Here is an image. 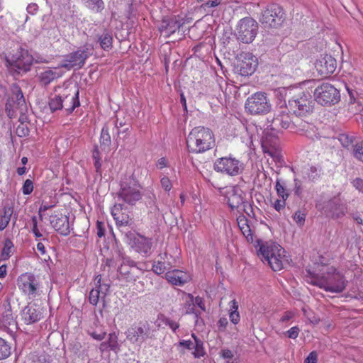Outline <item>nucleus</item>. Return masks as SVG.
Masks as SVG:
<instances>
[{
    "instance_id": "f257e3e1",
    "label": "nucleus",
    "mask_w": 363,
    "mask_h": 363,
    "mask_svg": "<svg viewBox=\"0 0 363 363\" xmlns=\"http://www.w3.org/2000/svg\"><path fill=\"white\" fill-rule=\"evenodd\" d=\"M189 152L192 153H203L215 146V138L213 131L203 126L194 128L186 138Z\"/></svg>"
},
{
    "instance_id": "f03ea898",
    "label": "nucleus",
    "mask_w": 363,
    "mask_h": 363,
    "mask_svg": "<svg viewBox=\"0 0 363 363\" xmlns=\"http://www.w3.org/2000/svg\"><path fill=\"white\" fill-rule=\"evenodd\" d=\"M141 189L133 174H125L120 181V189L116 194L118 199L133 206L142 199Z\"/></svg>"
},
{
    "instance_id": "7ed1b4c3",
    "label": "nucleus",
    "mask_w": 363,
    "mask_h": 363,
    "mask_svg": "<svg viewBox=\"0 0 363 363\" xmlns=\"http://www.w3.org/2000/svg\"><path fill=\"white\" fill-rule=\"evenodd\" d=\"M312 284L326 291L341 293L345 289L347 281L335 268L331 267L326 274L316 278Z\"/></svg>"
},
{
    "instance_id": "20e7f679",
    "label": "nucleus",
    "mask_w": 363,
    "mask_h": 363,
    "mask_svg": "<svg viewBox=\"0 0 363 363\" xmlns=\"http://www.w3.org/2000/svg\"><path fill=\"white\" fill-rule=\"evenodd\" d=\"M257 242L259 245L257 255H261L274 271L282 269L284 264L281 252H284V249L278 244L266 243L260 245L261 240H257Z\"/></svg>"
},
{
    "instance_id": "39448f33",
    "label": "nucleus",
    "mask_w": 363,
    "mask_h": 363,
    "mask_svg": "<svg viewBox=\"0 0 363 363\" xmlns=\"http://www.w3.org/2000/svg\"><path fill=\"white\" fill-rule=\"evenodd\" d=\"M93 50V46L86 43L78 48L76 51L65 55L60 67L68 70L75 67L80 69L84 66L86 60L92 55Z\"/></svg>"
},
{
    "instance_id": "423d86ee",
    "label": "nucleus",
    "mask_w": 363,
    "mask_h": 363,
    "mask_svg": "<svg viewBox=\"0 0 363 363\" xmlns=\"http://www.w3.org/2000/svg\"><path fill=\"white\" fill-rule=\"evenodd\" d=\"M315 101L325 106L335 105L340 101V90L328 82H323L313 91Z\"/></svg>"
},
{
    "instance_id": "0eeeda50",
    "label": "nucleus",
    "mask_w": 363,
    "mask_h": 363,
    "mask_svg": "<svg viewBox=\"0 0 363 363\" xmlns=\"http://www.w3.org/2000/svg\"><path fill=\"white\" fill-rule=\"evenodd\" d=\"M245 108L251 115H264L270 112L272 104L265 92L257 91L247 99Z\"/></svg>"
},
{
    "instance_id": "6e6552de",
    "label": "nucleus",
    "mask_w": 363,
    "mask_h": 363,
    "mask_svg": "<svg viewBox=\"0 0 363 363\" xmlns=\"http://www.w3.org/2000/svg\"><path fill=\"white\" fill-rule=\"evenodd\" d=\"M314 104L311 96L303 92L301 94L294 96L289 99L286 106L295 116L302 117L313 112Z\"/></svg>"
},
{
    "instance_id": "1a4fd4ad",
    "label": "nucleus",
    "mask_w": 363,
    "mask_h": 363,
    "mask_svg": "<svg viewBox=\"0 0 363 363\" xmlns=\"http://www.w3.org/2000/svg\"><path fill=\"white\" fill-rule=\"evenodd\" d=\"M285 19L283 9L278 4H272L262 11L259 21L265 28H277L282 25Z\"/></svg>"
},
{
    "instance_id": "9d476101",
    "label": "nucleus",
    "mask_w": 363,
    "mask_h": 363,
    "mask_svg": "<svg viewBox=\"0 0 363 363\" xmlns=\"http://www.w3.org/2000/svg\"><path fill=\"white\" fill-rule=\"evenodd\" d=\"M6 62L20 73L27 72L30 69V66L33 62V56L28 51L21 47L17 48L13 53H10L6 57Z\"/></svg>"
},
{
    "instance_id": "9b49d317",
    "label": "nucleus",
    "mask_w": 363,
    "mask_h": 363,
    "mask_svg": "<svg viewBox=\"0 0 363 363\" xmlns=\"http://www.w3.org/2000/svg\"><path fill=\"white\" fill-rule=\"evenodd\" d=\"M216 172L229 176H237L244 169V164L231 155L217 159L213 164Z\"/></svg>"
},
{
    "instance_id": "f8f14e48",
    "label": "nucleus",
    "mask_w": 363,
    "mask_h": 363,
    "mask_svg": "<svg viewBox=\"0 0 363 363\" xmlns=\"http://www.w3.org/2000/svg\"><path fill=\"white\" fill-rule=\"evenodd\" d=\"M257 65V58L255 55L249 52H242L235 64L234 72L242 77H248L255 72Z\"/></svg>"
},
{
    "instance_id": "ddd939ff",
    "label": "nucleus",
    "mask_w": 363,
    "mask_h": 363,
    "mask_svg": "<svg viewBox=\"0 0 363 363\" xmlns=\"http://www.w3.org/2000/svg\"><path fill=\"white\" fill-rule=\"evenodd\" d=\"M289 109L286 106H281L274 113L273 118L269 120L267 119L268 127H270L271 130H274L276 133H281L284 129L291 128L295 125L294 122L292 121L289 114Z\"/></svg>"
},
{
    "instance_id": "4468645a",
    "label": "nucleus",
    "mask_w": 363,
    "mask_h": 363,
    "mask_svg": "<svg viewBox=\"0 0 363 363\" xmlns=\"http://www.w3.org/2000/svg\"><path fill=\"white\" fill-rule=\"evenodd\" d=\"M326 216L337 219L345 216L347 212V205L339 197L335 196L331 199L316 205Z\"/></svg>"
},
{
    "instance_id": "2eb2a0df",
    "label": "nucleus",
    "mask_w": 363,
    "mask_h": 363,
    "mask_svg": "<svg viewBox=\"0 0 363 363\" xmlns=\"http://www.w3.org/2000/svg\"><path fill=\"white\" fill-rule=\"evenodd\" d=\"M257 31V21L252 18H244L238 26V39L243 43H250L255 40Z\"/></svg>"
},
{
    "instance_id": "dca6fc26",
    "label": "nucleus",
    "mask_w": 363,
    "mask_h": 363,
    "mask_svg": "<svg viewBox=\"0 0 363 363\" xmlns=\"http://www.w3.org/2000/svg\"><path fill=\"white\" fill-rule=\"evenodd\" d=\"M17 285L18 289L30 298H35L36 296L39 283L33 274H22L17 279Z\"/></svg>"
},
{
    "instance_id": "f3484780",
    "label": "nucleus",
    "mask_w": 363,
    "mask_h": 363,
    "mask_svg": "<svg viewBox=\"0 0 363 363\" xmlns=\"http://www.w3.org/2000/svg\"><path fill=\"white\" fill-rule=\"evenodd\" d=\"M133 250L148 256L151 254L152 240L138 233L128 235V243Z\"/></svg>"
},
{
    "instance_id": "a211bd4d",
    "label": "nucleus",
    "mask_w": 363,
    "mask_h": 363,
    "mask_svg": "<svg viewBox=\"0 0 363 363\" xmlns=\"http://www.w3.org/2000/svg\"><path fill=\"white\" fill-rule=\"evenodd\" d=\"M126 338L133 344L140 345L150 337V325L148 323H140L128 329L125 332Z\"/></svg>"
},
{
    "instance_id": "6ab92c4d",
    "label": "nucleus",
    "mask_w": 363,
    "mask_h": 363,
    "mask_svg": "<svg viewBox=\"0 0 363 363\" xmlns=\"http://www.w3.org/2000/svg\"><path fill=\"white\" fill-rule=\"evenodd\" d=\"M315 67L323 77H328L336 69V60L330 55H321L315 62Z\"/></svg>"
},
{
    "instance_id": "aec40b11",
    "label": "nucleus",
    "mask_w": 363,
    "mask_h": 363,
    "mask_svg": "<svg viewBox=\"0 0 363 363\" xmlns=\"http://www.w3.org/2000/svg\"><path fill=\"white\" fill-rule=\"evenodd\" d=\"M44 309L36 303H28L21 311V319L27 325L33 324L43 318Z\"/></svg>"
},
{
    "instance_id": "412c9836",
    "label": "nucleus",
    "mask_w": 363,
    "mask_h": 363,
    "mask_svg": "<svg viewBox=\"0 0 363 363\" xmlns=\"http://www.w3.org/2000/svg\"><path fill=\"white\" fill-rule=\"evenodd\" d=\"M183 24L184 22L179 16H163L158 29L160 33H164L167 37H169L179 30Z\"/></svg>"
},
{
    "instance_id": "4be33fe9",
    "label": "nucleus",
    "mask_w": 363,
    "mask_h": 363,
    "mask_svg": "<svg viewBox=\"0 0 363 363\" xmlns=\"http://www.w3.org/2000/svg\"><path fill=\"white\" fill-rule=\"evenodd\" d=\"M244 192L237 186H233L227 191L225 198L228 206L231 210L236 209L240 213V208L242 205L246 201L245 200Z\"/></svg>"
},
{
    "instance_id": "5701e85b",
    "label": "nucleus",
    "mask_w": 363,
    "mask_h": 363,
    "mask_svg": "<svg viewBox=\"0 0 363 363\" xmlns=\"http://www.w3.org/2000/svg\"><path fill=\"white\" fill-rule=\"evenodd\" d=\"M130 212L122 203H116L111 208V214L116 220V225H133V221L129 215Z\"/></svg>"
},
{
    "instance_id": "b1692460",
    "label": "nucleus",
    "mask_w": 363,
    "mask_h": 363,
    "mask_svg": "<svg viewBox=\"0 0 363 363\" xmlns=\"http://www.w3.org/2000/svg\"><path fill=\"white\" fill-rule=\"evenodd\" d=\"M279 133H276L274 130H271L270 127L264 130V135L262 138V145L264 152L268 153L272 157H274L276 153L275 147L277 145V135Z\"/></svg>"
},
{
    "instance_id": "393cba45",
    "label": "nucleus",
    "mask_w": 363,
    "mask_h": 363,
    "mask_svg": "<svg viewBox=\"0 0 363 363\" xmlns=\"http://www.w3.org/2000/svg\"><path fill=\"white\" fill-rule=\"evenodd\" d=\"M50 224L52 228L62 235H68L70 233L69 217L62 214L52 215L50 216Z\"/></svg>"
},
{
    "instance_id": "a878e982",
    "label": "nucleus",
    "mask_w": 363,
    "mask_h": 363,
    "mask_svg": "<svg viewBox=\"0 0 363 363\" xmlns=\"http://www.w3.org/2000/svg\"><path fill=\"white\" fill-rule=\"evenodd\" d=\"M164 277L172 285L179 286H184L190 281V277L187 273L178 269L167 272Z\"/></svg>"
},
{
    "instance_id": "bb28decb",
    "label": "nucleus",
    "mask_w": 363,
    "mask_h": 363,
    "mask_svg": "<svg viewBox=\"0 0 363 363\" xmlns=\"http://www.w3.org/2000/svg\"><path fill=\"white\" fill-rule=\"evenodd\" d=\"M79 105L78 89H75L72 93L63 94L62 108H64L68 114L72 113L74 108L79 106Z\"/></svg>"
},
{
    "instance_id": "cd10ccee",
    "label": "nucleus",
    "mask_w": 363,
    "mask_h": 363,
    "mask_svg": "<svg viewBox=\"0 0 363 363\" xmlns=\"http://www.w3.org/2000/svg\"><path fill=\"white\" fill-rule=\"evenodd\" d=\"M13 96L9 101L12 104L16 106L19 111H26L27 106L21 88L17 84H13L12 87Z\"/></svg>"
},
{
    "instance_id": "c85d7f7f",
    "label": "nucleus",
    "mask_w": 363,
    "mask_h": 363,
    "mask_svg": "<svg viewBox=\"0 0 363 363\" xmlns=\"http://www.w3.org/2000/svg\"><path fill=\"white\" fill-rule=\"evenodd\" d=\"M188 298L186 300L184 308L185 314H194L196 325L203 323V320L199 318L200 312L195 310L194 297L192 294H188Z\"/></svg>"
},
{
    "instance_id": "c756f323",
    "label": "nucleus",
    "mask_w": 363,
    "mask_h": 363,
    "mask_svg": "<svg viewBox=\"0 0 363 363\" xmlns=\"http://www.w3.org/2000/svg\"><path fill=\"white\" fill-rule=\"evenodd\" d=\"M97 41L101 49L104 51H109L113 48V35L112 33L104 30L101 34L96 35Z\"/></svg>"
},
{
    "instance_id": "7c9ffc66",
    "label": "nucleus",
    "mask_w": 363,
    "mask_h": 363,
    "mask_svg": "<svg viewBox=\"0 0 363 363\" xmlns=\"http://www.w3.org/2000/svg\"><path fill=\"white\" fill-rule=\"evenodd\" d=\"M8 306L9 308L6 309L2 314L1 322L4 327L7 328L11 331H13V330L17 329V322L13 318L10 305L9 304Z\"/></svg>"
},
{
    "instance_id": "2f4dec72",
    "label": "nucleus",
    "mask_w": 363,
    "mask_h": 363,
    "mask_svg": "<svg viewBox=\"0 0 363 363\" xmlns=\"http://www.w3.org/2000/svg\"><path fill=\"white\" fill-rule=\"evenodd\" d=\"M238 225L247 242H253L252 230L248 225V220L244 216H239L237 218Z\"/></svg>"
},
{
    "instance_id": "473e14b6",
    "label": "nucleus",
    "mask_w": 363,
    "mask_h": 363,
    "mask_svg": "<svg viewBox=\"0 0 363 363\" xmlns=\"http://www.w3.org/2000/svg\"><path fill=\"white\" fill-rule=\"evenodd\" d=\"M113 127L106 123L102 128L100 136V145L104 150L108 149L111 144V133Z\"/></svg>"
},
{
    "instance_id": "72a5a7b5",
    "label": "nucleus",
    "mask_w": 363,
    "mask_h": 363,
    "mask_svg": "<svg viewBox=\"0 0 363 363\" xmlns=\"http://www.w3.org/2000/svg\"><path fill=\"white\" fill-rule=\"evenodd\" d=\"M60 75L58 72L53 69H47L41 72L39 76V82L43 86H47L55 79L60 77Z\"/></svg>"
},
{
    "instance_id": "f704fd0d",
    "label": "nucleus",
    "mask_w": 363,
    "mask_h": 363,
    "mask_svg": "<svg viewBox=\"0 0 363 363\" xmlns=\"http://www.w3.org/2000/svg\"><path fill=\"white\" fill-rule=\"evenodd\" d=\"M191 337L194 339L193 349L194 351L192 354L195 358H200L206 355V351L203 347V342L194 333L191 334Z\"/></svg>"
},
{
    "instance_id": "c9c22d12",
    "label": "nucleus",
    "mask_w": 363,
    "mask_h": 363,
    "mask_svg": "<svg viewBox=\"0 0 363 363\" xmlns=\"http://www.w3.org/2000/svg\"><path fill=\"white\" fill-rule=\"evenodd\" d=\"M13 212V207L5 206L3 208V214L0 216V230H4L9 225Z\"/></svg>"
},
{
    "instance_id": "e433bc0d",
    "label": "nucleus",
    "mask_w": 363,
    "mask_h": 363,
    "mask_svg": "<svg viewBox=\"0 0 363 363\" xmlns=\"http://www.w3.org/2000/svg\"><path fill=\"white\" fill-rule=\"evenodd\" d=\"M14 246L12 241L9 238H6L4 243V247L1 253V259L7 260L13 254Z\"/></svg>"
},
{
    "instance_id": "4c0bfd02",
    "label": "nucleus",
    "mask_w": 363,
    "mask_h": 363,
    "mask_svg": "<svg viewBox=\"0 0 363 363\" xmlns=\"http://www.w3.org/2000/svg\"><path fill=\"white\" fill-rule=\"evenodd\" d=\"M320 168H318L315 166L311 167L308 169L303 174V180H308L311 182H314L318 179L320 177L319 172H320Z\"/></svg>"
},
{
    "instance_id": "58836bf2",
    "label": "nucleus",
    "mask_w": 363,
    "mask_h": 363,
    "mask_svg": "<svg viewBox=\"0 0 363 363\" xmlns=\"http://www.w3.org/2000/svg\"><path fill=\"white\" fill-rule=\"evenodd\" d=\"M134 269L128 267L126 265H121L118 271L127 281H133L136 280V276L134 275L133 272Z\"/></svg>"
},
{
    "instance_id": "ea45409f",
    "label": "nucleus",
    "mask_w": 363,
    "mask_h": 363,
    "mask_svg": "<svg viewBox=\"0 0 363 363\" xmlns=\"http://www.w3.org/2000/svg\"><path fill=\"white\" fill-rule=\"evenodd\" d=\"M48 104L52 113L62 109V96L55 95L50 98Z\"/></svg>"
},
{
    "instance_id": "a19ab883",
    "label": "nucleus",
    "mask_w": 363,
    "mask_h": 363,
    "mask_svg": "<svg viewBox=\"0 0 363 363\" xmlns=\"http://www.w3.org/2000/svg\"><path fill=\"white\" fill-rule=\"evenodd\" d=\"M275 189L278 196L282 198L283 200H286L289 196L288 191L285 188V183L280 179L276 181Z\"/></svg>"
},
{
    "instance_id": "79ce46f5",
    "label": "nucleus",
    "mask_w": 363,
    "mask_h": 363,
    "mask_svg": "<svg viewBox=\"0 0 363 363\" xmlns=\"http://www.w3.org/2000/svg\"><path fill=\"white\" fill-rule=\"evenodd\" d=\"M11 354V346L3 338L0 337V359H4Z\"/></svg>"
},
{
    "instance_id": "37998d69",
    "label": "nucleus",
    "mask_w": 363,
    "mask_h": 363,
    "mask_svg": "<svg viewBox=\"0 0 363 363\" xmlns=\"http://www.w3.org/2000/svg\"><path fill=\"white\" fill-rule=\"evenodd\" d=\"M106 123L108 125H109V126L113 127V128H111V130H112V133L113 134V138H115V135H114L115 129L123 128L125 126H130V125L127 123L125 121H123V120L120 121L118 117H116V118H114V119L110 120Z\"/></svg>"
},
{
    "instance_id": "c03bdc74",
    "label": "nucleus",
    "mask_w": 363,
    "mask_h": 363,
    "mask_svg": "<svg viewBox=\"0 0 363 363\" xmlns=\"http://www.w3.org/2000/svg\"><path fill=\"white\" fill-rule=\"evenodd\" d=\"M96 279L97 280L96 284V289H98V291H99V293L101 294V300L103 301H105L104 298L109 290V285L106 284H101V276H97Z\"/></svg>"
},
{
    "instance_id": "a18cd8bd",
    "label": "nucleus",
    "mask_w": 363,
    "mask_h": 363,
    "mask_svg": "<svg viewBox=\"0 0 363 363\" xmlns=\"http://www.w3.org/2000/svg\"><path fill=\"white\" fill-rule=\"evenodd\" d=\"M131 126H125L123 128L115 129V133L117 137L116 138H113L116 141L118 140H125L130 135V128Z\"/></svg>"
},
{
    "instance_id": "49530a36",
    "label": "nucleus",
    "mask_w": 363,
    "mask_h": 363,
    "mask_svg": "<svg viewBox=\"0 0 363 363\" xmlns=\"http://www.w3.org/2000/svg\"><path fill=\"white\" fill-rule=\"evenodd\" d=\"M169 264H166L164 262L157 261L152 264V270L156 274H163L167 269Z\"/></svg>"
},
{
    "instance_id": "de8ad7c7",
    "label": "nucleus",
    "mask_w": 363,
    "mask_h": 363,
    "mask_svg": "<svg viewBox=\"0 0 363 363\" xmlns=\"http://www.w3.org/2000/svg\"><path fill=\"white\" fill-rule=\"evenodd\" d=\"M339 141L341 145L349 149L350 147L354 148V145H353V138L347 135V134H340L339 135Z\"/></svg>"
},
{
    "instance_id": "09e8293b",
    "label": "nucleus",
    "mask_w": 363,
    "mask_h": 363,
    "mask_svg": "<svg viewBox=\"0 0 363 363\" xmlns=\"http://www.w3.org/2000/svg\"><path fill=\"white\" fill-rule=\"evenodd\" d=\"M306 218V213L305 210H298L294 215V220L296 224L301 227L304 225Z\"/></svg>"
},
{
    "instance_id": "8fccbe9b",
    "label": "nucleus",
    "mask_w": 363,
    "mask_h": 363,
    "mask_svg": "<svg viewBox=\"0 0 363 363\" xmlns=\"http://www.w3.org/2000/svg\"><path fill=\"white\" fill-rule=\"evenodd\" d=\"M100 298L101 299V294L99 293V291L96 288L92 289L89 295V303L93 306H96Z\"/></svg>"
},
{
    "instance_id": "3c124183",
    "label": "nucleus",
    "mask_w": 363,
    "mask_h": 363,
    "mask_svg": "<svg viewBox=\"0 0 363 363\" xmlns=\"http://www.w3.org/2000/svg\"><path fill=\"white\" fill-rule=\"evenodd\" d=\"M108 343V347L110 350L113 351H116L119 348V345L118 343V336L115 333H110L108 335V340L106 342Z\"/></svg>"
},
{
    "instance_id": "603ef678",
    "label": "nucleus",
    "mask_w": 363,
    "mask_h": 363,
    "mask_svg": "<svg viewBox=\"0 0 363 363\" xmlns=\"http://www.w3.org/2000/svg\"><path fill=\"white\" fill-rule=\"evenodd\" d=\"M353 156L358 160L363 162V143H356L353 148Z\"/></svg>"
},
{
    "instance_id": "864d4df0",
    "label": "nucleus",
    "mask_w": 363,
    "mask_h": 363,
    "mask_svg": "<svg viewBox=\"0 0 363 363\" xmlns=\"http://www.w3.org/2000/svg\"><path fill=\"white\" fill-rule=\"evenodd\" d=\"M294 181V194L297 197L301 199V198H302V195H303L302 184L304 180L303 179H300L297 177H295Z\"/></svg>"
},
{
    "instance_id": "5fc2aeb1",
    "label": "nucleus",
    "mask_w": 363,
    "mask_h": 363,
    "mask_svg": "<svg viewBox=\"0 0 363 363\" xmlns=\"http://www.w3.org/2000/svg\"><path fill=\"white\" fill-rule=\"evenodd\" d=\"M345 88L348 95V99H347L348 104H354L357 102V92L347 84H345Z\"/></svg>"
},
{
    "instance_id": "6e6d98bb",
    "label": "nucleus",
    "mask_w": 363,
    "mask_h": 363,
    "mask_svg": "<svg viewBox=\"0 0 363 363\" xmlns=\"http://www.w3.org/2000/svg\"><path fill=\"white\" fill-rule=\"evenodd\" d=\"M16 110H18L16 108V106L12 104L10 101H9L6 104L5 111H6V113L7 114V116L9 118H15L16 116Z\"/></svg>"
},
{
    "instance_id": "4d7b16f0",
    "label": "nucleus",
    "mask_w": 363,
    "mask_h": 363,
    "mask_svg": "<svg viewBox=\"0 0 363 363\" xmlns=\"http://www.w3.org/2000/svg\"><path fill=\"white\" fill-rule=\"evenodd\" d=\"M33 191V183L30 179H26L23 185L22 191L24 195H28Z\"/></svg>"
},
{
    "instance_id": "13d9d810",
    "label": "nucleus",
    "mask_w": 363,
    "mask_h": 363,
    "mask_svg": "<svg viewBox=\"0 0 363 363\" xmlns=\"http://www.w3.org/2000/svg\"><path fill=\"white\" fill-rule=\"evenodd\" d=\"M118 255L122 257V263L121 265H126L128 267L135 268L136 262L131 259L129 257L123 256L120 250H118Z\"/></svg>"
},
{
    "instance_id": "bf43d9fd",
    "label": "nucleus",
    "mask_w": 363,
    "mask_h": 363,
    "mask_svg": "<svg viewBox=\"0 0 363 363\" xmlns=\"http://www.w3.org/2000/svg\"><path fill=\"white\" fill-rule=\"evenodd\" d=\"M119 228L121 233L124 236V241L128 243V235L136 233L135 231H132L130 228L131 225H125L124 227H121V225H117Z\"/></svg>"
},
{
    "instance_id": "052dcab7",
    "label": "nucleus",
    "mask_w": 363,
    "mask_h": 363,
    "mask_svg": "<svg viewBox=\"0 0 363 363\" xmlns=\"http://www.w3.org/2000/svg\"><path fill=\"white\" fill-rule=\"evenodd\" d=\"M352 186L359 193L363 194V179L357 177L351 182Z\"/></svg>"
},
{
    "instance_id": "680f3d73",
    "label": "nucleus",
    "mask_w": 363,
    "mask_h": 363,
    "mask_svg": "<svg viewBox=\"0 0 363 363\" xmlns=\"http://www.w3.org/2000/svg\"><path fill=\"white\" fill-rule=\"evenodd\" d=\"M162 322L166 325L169 326L174 332H175L179 327V324L177 322L172 320L169 318H164Z\"/></svg>"
},
{
    "instance_id": "e2e57ef3",
    "label": "nucleus",
    "mask_w": 363,
    "mask_h": 363,
    "mask_svg": "<svg viewBox=\"0 0 363 363\" xmlns=\"http://www.w3.org/2000/svg\"><path fill=\"white\" fill-rule=\"evenodd\" d=\"M221 4V0H208L206 3L201 5V9L206 11L207 8H214Z\"/></svg>"
},
{
    "instance_id": "0e129e2a",
    "label": "nucleus",
    "mask_w": 363,
    "mask_h": 363,
    "mask_svg": "<svg viewBox=\"0 0 363 363\" xmlns=\"http://www.w3.org/2000/svg\"><path fill=\"white\" fill-rule=\"evenodd\" d=\"M300 332V329L298 326H294L291 328L289 330L286 332V335L288 337L291 339H296Z\"/></svg>"
},
{
    "instance_id": "69168bd1",
    "label": "nucleus",
    "mask_w": 363,
    "mask_h": 363,
    "mask_svg": "<svg viewBox=\"0 0 363 363\" xmlns=\"http://www.w3.org/2000/svg\"><path fill=\"white\" fill-rule=\"evenodd\" d=\"M162 187L166 191H169L172 187V182L167 177H164L160 180Z\"/></svg>"
},
{
    "instance_id": "338daca9",
    "label": "nucleus",
    "mask_w": 363,
    "mask_h": 363,
    "mask_svg": "<svg viewBox=\"0 0 363 363\" xmlns=\"http://www.w3.org/2000/svg\"><path fill=\"white\" fill-rule=\"evenodd\" d=\"M29 129L26 125H21L16 128V133L20 137H24L28 135Z\"/></svg>"
},
{
    "instance_id": "774afa93",
    "label": "nucleus",
    "mask_w": 363,
    "mask_h": 363,
    "mask_svg": "<svg viewBox=\"0 0 363 363\" xmlns=\"http://www.w3.org/2000/svg\"><path fill=\"white\" fill-rule=\"evenodd\" d=\"M220 354V357L222 358H223L224 359L230 360L234 357V354H233V351H231L229 349L221 350Z\"/></svg>"
}]
</instances>
